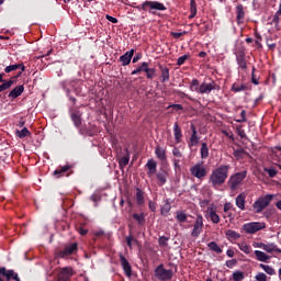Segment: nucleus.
Wrapping results in <instances>:
<instances>
[{
	"label": "nucleus",
	"mask_w": 281,
	"mask_h": 281,
	"mask_svg": "<svg viewBox=\"0 0 281 281\" xmlns=\"http://www.w3.org/2000/svg\"><path fill=\"white\" fill-rule=\"evenodd\" d=\"M256 260L259 262H269L271 260V256L265 254L260 250H255Z\"/></svg>",
	"instance_id": "obj_16"
},
{
	"label": "nucleus",
	"mask_w": 281,
	"mask_h": 281,
	"mask_svg": "<svg viewBox=\"0 0 281 281\" xmlns=\"http://www.w3.org/2000/svg\"><path fill=\"white\" fill-rule=\"evenodd\" d=\"M128 161H131V154L128 153V149H124V156L120 158L119 166L121 168H125V166H128Z\"/></svg>",
	"instance_id": "obj_15"
},
{
	"label": "nucleus",
	"mask_w": 281,
	"mask_h": 281,
	"mask_svg": "<svg viewBox=\"0 0 281 281\" xmlns=\"http://www.w3.org/2000/svg\"><path fill=\"white\" fill-rule=\"evenodd\" d=\"M157 181L159 186H164V183L167 181L166 173H157Z\"/></svg>",
	"instance_id": "obj_46"
},
{
	"label": "nucleus",
	"mask_w": 281,
	"mask_h": 281,
	"mask_svg": "<svg viewBox=\"0 0 281 281\" xmlns=\"http://www.w3.org/2000/svg\"><path fill=\"white\" fill-rule=\"evenodd\" d=\"M255 36L257 38L255 45H257V47H262V36H260L259 33H256Z\"/></svg>",
	"instance_id": "obj_50"
},
{
	"label": "nucleus",
	"mask_w": 281,
	"mask_h": 281,
	"mask_svg": "<svg viewBox=\"0 0 281 281\" xmlns=\"http://www.w3.org/2000/svg\"><path fill=\"white\" fill-rule=\"evenodd\" d=\"M267 227L265 222H249L243 225L245 234H256Z\"/></svg>",
	"instance_id": "obj_4"
},
{
	"label": "nucleus",
	"mask_w": 281,
	"mask_h": 281,
	"mask_svg": "<svg viewBox=\"0 0 281 281\" xmlns=\"http://www.w3.org/2000/svg\"><path fill=\"white\" fill-rule=\"evenodd\" d=\"M201 232H203V215H198L191 232V236H193V238H199V236H201Z\"/></svg>",
	"instance_id": "obj_8"
},
{
	"label": "nucleus",
	"mask_w": 281,
	"mask_h": 281,
	"mask_svg": "<svg viewBox=\"0 0 281 281\" xmlns=\"http://www.w3.org/2000/svg\"><path fill=\"white\" fill-rule=\"evenodd\" d=\"M150 212H155L157 210V204L153 201H149L148 203Z\"/></svg>",
	"instance_id": "obj_58"
},
{
	"label": "nucleus",
	"mask_w": 281,
	"mask_h": 281,
	"mask_svg": "<svg viewBox=\"0 0 281 281\" xmlns=\"http://www.w3.org/2000/svg\"><path fill=\"white\" fill-rule=\"evenodd\" d=\"M177 220L179 221V223H186V221H188V215H186V213L182 211H178Z\"/></svg>",
	"instance_id": "obj_38"
},
{
	"label": "nucleus",
	"mask_w": 281,
	"mask_h": 281,
	"mask_svg": "<svg viewBox=\"0 0 281 281\" xmlns=\"http://www.w3.org/2000/svg\"><path fill=\"white\" fill-rule=\"evenodd\" d=\"M259 267H260V269L266 271L268 273V276H276V269H273V267L267 266L263 263H260Z\"/></svg>",
	"instance_id": "obj_29"
},
{
	"label": "nucleus",
	"mask_w": 281,
	"mask_h": 281,
	"mask_svg": "<svg viewBox=\"0 0 281 281\" xmlns=\"http://www.w3.org/2000/svg\"><path fill=\"white\" fill-rule=\"evenodd\" d=\"M160 80L161 82H168L170 80V69L168 67L160 66Z\"/></svg>",
	"instance_id": "obj_20"
},
{
	"label": "nucleus",
	"mask_w": 281,
	"mask_h": 281,
	"mask_svg": "<svg viewBox=\"0 0 281 281\" xmlns=\"http://www.w3.org/2000/svg\"><path fill=\"white\" fill-rule=\"evenodd\" d=\"M75 251H78V244L74 243L66 246L63 250L57 252V258H67V256H71Z\"/></svg>",
	"instance_id": "obj_9"
},
{
	"label": "nucleus",
	"mask_w": 281,
	"mask_h": 281,
	"mask_svg": "<svg viewBox=\"0 0 281 281\" xmlns=\"http://www.w3.org/2000/svg\"><path fill=\"white\" fill-rule=\"evenodd\" d=\"M155 276L161 281L172 280V270H166L164 266H158L156 268Z\"/></svg>",
	"instance_id": "obj_6"
},
{
	"label": "nucleus",
	"mask_w": 281,
	"mask_h": 281,
	"mask_svg": "<svg viewBox=\"0 0 281 281\" xmlns=\"http://www.w3.org/2000/svg\"><path fill=\"white\" fill-rule=\"evenodd\" d=\"M189 58H190V55H183V56L179 57L177 60V65L179 67H181V65H183L186 63V60H189Z\"/></svg>",
	"instance_id": "obj_47"
},
{
	"label": "nucleus",
	"mask_w": 281,
	"mask_h": 281,
	"mask_svg": "<svg viewBox=\"0 0 281 281\" xmlns=\"http://www.w3.org/2000/svg\"><path fill=\"white\" fill-rule=\"evenodd\" d=\"M133 218H135V221H137V223H139V225H142V223H144V214H133Z\"/></svg>",
	"instance_id": "obj_52"
},
{
	"label": "nucleus",
	"mask_w": 281,
	"mask_h": 281,
	"mask_svg": "<svg viewBox=\"0 0 281 281\" xmlns=\"http://www.w3.org/2000/svg\"><path fill=\"white\" fill-rule=\"evenodd\" d=\"M201 159H207L210 157V148L207 147V143H202L200 148Z\"/></svg>",
	"instance_id": "obj_23"
},
{
	"label": "nucleus",
	"mask_w": 281,
	"mask_h": 281,
	"mask_svg": "<svg viewBox=\"0 0 281 281\" xmlns=\"http://www.w3.org/2000/svg\"><path fill=\"white\" fill-rule=\"evenodd\" d=\"M276 195L266 194L265 196H260L252 204V210H255L256 214H260L266 207H269L271 201H273Z\"/></svg>",
	"instance_id": "obj_2"
},
{
	"label": "nucleus",
	"mask_w": 281,
	"mask_h": 281,
	"mask_svg": "<svg viewBox=\"0 0 281 281\" xmlns=\"http://www.w3.org/2000/svg\"><path fill=\"white\" fill-rule=\"evenodd\" d=\"M161 214L162 216H166V214H168V212H170V203H166L162 207H161Z\"/></svg>",
	"instance_id": "obj_49"
},
{
	"label": "nucleus",
	"mask_w": 281,
	"mask_h": 281,
	"mask_svg": "<svg viewBox=\"0 0 281 281\" xmlns=\"http://www.w3.org/2000/svg\"><path fill=\"white\" fill-rule=\"evenodd\" d=\"M234 265H236V259L226 261V267H228V269H232L234 267Z\"/></svg>",
	"instance_id": "obj_59"
},
{
	"label": "nucleus",
	"mask_w": 281,
	"mask_h": 281,
	"mask_svg": "<svg viewBox=\"0 0 281 281\" xmlns=\"http://www.w3.org/2000/svg\"><path fill=\"white\" fill-rule=\"evenodd\" d=\"M209 248L212 251H215V254H223V249L220 248L218 244H216L215 241H211L209 243Z\"/></svg>",
	"instance_id": "obj_33"
},
{
	"label": "nucleus",
	"mask_w": 281,
	"mask_h": 281,
	"mask_svg": "<svg viewBox=\"0 0 281 281\" xmlns=\"http://www.w3.org/2000/svg\"><path fill=\"white\" fill-rule=\"evenodd\" d=\"M12 85H14V81L9 80L2 85H0V93L5 91V89H10V87H12Z\"/></svg>",
	"instance_id": "obj_41"
},
{
	"label": "nucleus",
	"mask_w": 281,
	"mask_h": 281,
	"mask_svg": "<svg viewBox=\"0 0 281 281\" xmlns=\"http://www.w3.org/2000/svg\"><path fill=\"white\" fill-rule=\"evenodd\" d=\"M255 279L257 281H267V274H265L263 272H259L256 274Z\"/></svg>",
	"instance_id": "obj_51"
},
{
	"label": "nucleus",
	"mask_w": 281,
	"mask_h": 281,
	"mask_svg": "<svg viewBox=\"0 0 281 281\" xmlns=\"http://www.w3.org/2000/svg\"><path fill=\"white\" fill-rule=\"evenodd\" d=\"M79 234H80V236H87V234H89V231H87L85 228H79Z\"/></svg>",
	"instance_id": "obj_62"
},
{
	"label": "nucleus",
	"mask_w": 281,
	"mask_h": 281,
	"mask_svg": "<svg viewBox=\"0 0 281 281\" xmlns=\"http://www.w3.org/2000/svg\"><path fill=\"white\" fill-rule=\"evenodd\" d=\"M135 49H131L130 52H126L120 57V61L122 63L123 67H126V65H131V60L133 59Z\"/></svg>",
	"instance_id": "obj_14"
},
{
	"label": "nucleus",
	"mask_w": 281,
	"mask_h": 281,
	"mask_svg": "<svg viewBox=\"0 0 281 281\" xmlns=\"http://www.w3.org/2000/svg\"><path fill=\"white\" fill-rule=\"evenodd\" d=\"M16 69H21V72L19 74V76H21V74L25 71V66L23 64H14V65L8 66L4 69V71L5 74H10L11 71H16Z\"/></svg>",
	"instance_id": "obj_17"
},
{
	"label": "nucleus",
	"mask_w": 281,
	"mask_h": 281,
	"mask_svg": "<svg viewBox=\"0 0 281 281\" xmlns=\"http://www.w3.org/2000/svg\"><path fill=\"white\" fill-rule=\"evenodd\" d=\"M226 256H228V258H234V250L228 249V250L226 251Z\"/></svg>",
	"instance_id": "obj_63"
},
{
	"label": "nucleus",
	"mask_w": 281,
	"mask_h": 281,
	"mask_svg": "<svg viewBox=\"0 0 281 281\" xmlns=\"http://www.w3.org/2000/svg\"><path fill=\"white\" fill-rule=\"evenodd\" d=\"M16 137H19L20 139H23L30 135H32V133H30L27 131V127H23L21 131H16L15 133Z\"/></svg>",
	"instance_id": "obj_30"
},
{
	"label": "nucleus",
	"mask_w": 281,
	"mask_h": 281,
	"mask_svg": "<svg viewBox=\"0 0 281 281\" xmlns=\"http://www.w3.org/2000/svg\"><path fill=\"white\" fill-rule=\"evenodd\" d=\"M145 74L147 75V78H149V79L155 78V68L147 67V71H145Z\"/></svg>",
	"instance_id": "obj_48"
},
{
	"label": "nucleus",
	"mask_w": 281,
	"mask_h": 281,
	"mask_svg": "<svg viewBox=\"0 0 281 281\" xmlns=\"http://www.w3.org/2000/svg\"><path fill=\"white\" fill-rule=\"evenodd\" d=\"M233 280L234 281H243V280H245V272H243V271H235L233 273Z\"/></svg>",
	"instance_id": "obj_35"
},
{
	"label": "nucleus",
	"mask_w": 281,
	"mask_h": 281,
	"mask_svg": "<svg viewBox=\"0 0 281 281\" xmlns=\"http://www.w3.org/2000/svg\"><path fill=\"white\" fill-rule=\"evenodd\" d=\"M186 34H188V32H171V36H173V38H181V36H186Z\"/></svg>",
	"instance_id": "obj_53"
},
{
	"label": "nucleus",
	"mask_w": 281,
	"mask_h": 281,
	"mask_svg": "<svg viewBox=\"0 0 281 281\" xmlns=\"http://www.w3.org/2000/svg\"><path fill=\"white\" fill-rule=\"evenodd\" d=\"M148 69V63L144 61L138 68L132 71V75L135 76L137 74H140V71H147Z\"/></svg>",
	"instance_id": "obj_31"
},
{
	"label": "nucleus",
	"mask_w": 281,
	"mask_h": 281,
	"mask_svg": "<svg viewBox=\"0 0 281 281\" xmlns=\"http://www.w3.org/2000/svg\"><path fill=\"white\" fill-rule=\"evenodd\" d=\"M173 133H175V139L177 144L181 143L182 134H181V127H179L178 123H175Z\"/></svg>",
	"instance_id": "obj_27"
},
{
	"label": "nucleus",
	"mask_w": 281,
	"mask_h": 281,
	"mask_svg": "<svg viewBox=\"0 0 281 281\" xmlns=\"http://www.w3.org/2000/svg\"><path fill=\"white\" fill-rule=\"evenodd\" d=\"M167 109H173V111H183L182 104H171Z\"/></svg>",
	"instance_id": "obj_54"
},
{
	"label": "nucleus",
	"mask_w": 281,
	"mask_h": 281,
	"mask_svg": "<svg viewBox=\"0 0 281 281\" xmlns=\"http://www.w3.org/2000/svg\"><path fill=\"white\" fill-rule=\"evenodd\" d=\"M246 177H247V171L237 172L231 176L228 180V186L231 190H238V186H240L243 181H245Z\"/></svg>",
	"instance_id": "obj_5"
},
{
	"label": "nucleus",
	"mask_w": 281,
	"mask_h": 281,
	"mask_svg": "<svg viewBox=\"0 0 281 281\" xmlns=\"http://www.w3.org/2000/svg\"><path fill=\"white\" fill-rule=\"evenodd\" d=\"M245 199H247V194L245 193L237 195L235 203L239 210H245Z\"/></svg>",
	"instance_id": "obj_21"
},
{
	"label": "nucleus",
	"mask_w": 281,
	"mask_h": 281,
	"mask_svg": "<svg viewBox=\"0 0 281 281\" xmlns=\"http://www.w3.org/2000/svg\"><path fill=\"white\" fill-rule=\"evenodd\" d=\"M236 14L237 22L243 23V20L245 19V7H243V4L236 7Z\"/></svg>",
	"instance_id": "obj_22"
},
{
	"label": "nucleus",
	"mask_w": 281,
	"mask_h": 281,
	"mask_svg": "<svg viewBox=\"0 0 281 281\" xmlns=\"http://www.w3.org/2000/svg\"><path fill=\"white\" fill-rule=\"evenodd\" d=\"M70 169H71V166L66 165L56 169L53 175L54 177H56V179H60V177H63L65 172H67Z\"/></svg>",
	"instance_id": "obj_19"
},
{
	"label": "nucleus",
	"mask_w": 281,
	"mask_h": 281,
	"mask_svg": "<svg viewBox=\"0 0 281 281\" xmlns=\"http://www.w3.org/2000/svg\"><path fill=\"white\" fill-rule=\"evenodd\" d=\"M265 243H254L252 247H255L256 249H265Z\"/></svg>",
	"instance_id": "obj_57"
},
{
	"label": "nucleus",
	"mask_w": 281,
	"mask_h": 281,
	"mask_svg": "<svg viewBox=\"0 0 281 281\" xmlns=\"http://www.w3.org/2000/svg\"><path fill=\"white\" fill-rule=\"evenodd\" d=\"M74 276V270L69 267L63 268L59 273L57 281H67Z\"/></svg>",
	"instance_id": "obj_12"
},
{
	"label": "nucleus",
	"mask_w": 281,
	"mask_h": 281,
	"mask_svg": "<svg viewBox=\"0 0 281 281\" xmlns=\"http://www.w3.org/2000/svg\"><path fill=\"white\" fill-rule=\"evenodd\" d=\"M168 240H170V238H168L166 236H161V237H159L158 243H159L160 247H167Z\"/></svg>",
	"instance_id": "obj_45"
},
{
	"label": "nucleus",
	"mask_w": 281,
	"mask_h": 281,
	"mask_svg": "<svg viewBox=\"0 0 281 281\" xmlns=\"http://www.w3.org/2000/svg\"><path fill=\"white\" fill-rule=\"evenodd\" d=\"M148 175H155L157 172V162L153 159L147 161Z\"/></svg>",
	"instance_id": "obj_25"
},
{
	"label": "nucleus",
	"mask_w": 281,
	"mask_h": 281,
	"mask_svg": "<svg viewBox=\"0 0 281 281\" xmlns=\"http://www.w3.org/2000/svg\"><path fill=\"white\" fill-rule=\"evenodd\" d=\"M172 155H173L175 157H178V159H181V157H183V155L181 154V150H179V148H177V147H175V148L172 149Z\"/></svg>",
	"instance_id": "obj_55"
},
{
	"label": "nucleus",
	"mask_w": 281,
	"mask_h": 281,
	"mask_svg": "<svg viewBox=\"0 0 281 281\" xmlns=\"http://www.w3.org/2000/svg\"><path fill=\"white\" fill-rule=\"evenodd\" d=\"M136 201L138 205H144V192H142L139 189H137L136 192Z\"/></svg>",
	"instance_id": "obj_37"
},
{
	"label": "nucleus",
	"mask_w": 281,
	"mask_h": 281,
	"mask_svg": "<svg viewBox=\"0 0 281 281\" xmlns=\"http://www.w3.org/2000/svg\"><path fill=\"white\" fill-rule=\"evenodd\" d=\"M196 16V2L194 0H191V14L189 15V19H194Z\"/></svg>",
	"instance_id": "obj_39"
},
{
	"label": "nucleus",
	"mask_w": 281,
	"mask_h": 281,
	"mask_svg": "<svg viewBox=\"0 0 281 281\" xmlns=\"http://www.w3.org/2000/svg\"><path fill=\"white\" fill-rule=\"evenodd\" d=\"M156 157L160 159V161H166V149L162 148L161 146H157L155 149Z\"/></svg>",
	"instance_id": "obj_26"
},
{
	"label": "nucleus",
	"mask_w": 281,
	"mask_h": 281,
	"mask_svg": "<svg viewBox=\"0 0 281 281\" xmlns=\"http://www.w3.org/2000/svg\"><path fill=\"white\" fill-rule=\"evenodd\" d=\"M233 91H235L236 93H238V91H245V86H233Z\"/></svg>",
	"instance_id": "obj_56"
},
{
	"label": "nucleus",
	"mask_w": 281,
	"mask_h": 281,
	"mask_svg": "<svg viewBox=\"0 0 281 281\" xmlns=\"http://www.w3.org/2000/svg\"><path fill=\"white\" fill-rule=\"evenodd\" d=\"M263 251H267V254H273V251L281 254V249L273 243L265 244Z\"/></svg>",
	"instance_id": "obj_18"
},
{
	"label": "nucleus",
	"mask_w": 281,
	"mask_h": 281,
	"mask_svg": "<svg viewBox=\"0 0 281 281\" xmlns=\"http://www.w3.org/2000/svg\"><path fill=\"white\" fill-rule=\"evenodd\" d=\"M105 19L106 21H110V23H117V19L116 18H113L109 14L105 15Z\"/></svg>",
	"instance_id": "obj_60"
},
{
	"label": "nucleus",
	"mask_w": 281,
	"mask_h": 281,
	"mask_svg": "<svg viewBox=\"0 0 281 281\" xmlns=\"http://www.w3.org/2000/svg\"><path fill=\"white\" fill-rule=\"evenodd\" d=\"M120 261H121V266H122V269H123L125 276H127V278H131V276H133V270L131 268V263L122 254H120Z\"/></svg>",
	"instance_id": "obj_10"
},
{
	"label": "nucleus",
	"mask_w": 281,
	"mask_h": 281,
	"mask_svg": "<svg viewBox=\"0 0 281 281\" xmlns=\"http://www.w3.org/2000/svg\"><path fill=\"white\" fill-rule=\"evenodd\" d=\"M276 207H278L281 211V199L276 203Z\"/></svg>",
	"instance_id": "obj_64"
},
{
	"label": "nucleus",
	"mask_w": 281,
	"mask_h": 281,
	"mask_svg": "<svg viewBox=\"0 0 281 281\" xmlns=\"http://www.w3.org/2000/svg\"><path fill=\"white\" fill-rule=\"evenodd\" d=\"M146 8H149V10H159L164 11L166 10V7L161 2H155V1H145L143 3V10H146Z\"/></svg>",
	"instance_id": "obj_11"
},
{
	"label": "nucleus",
	"mask_w": 281,
	"mask_h": 281,
	"mask_svg": "<svg viewBox=\"0 0 281 281\" xmlns=\"http://www.w3.org/2000/svg\"><path fill=\"white\" fill-rule=\"evenodd\" d=\"M238 247L240 249V251H243L244 254H251V246L247 245L246 243H240L238 244Z\"/></svg>",
	"instance_id": "obj_32"
},
{
	"label": "nucleus",
	"mask_w": 281,
	"mask_h": 281,
	"mask_svg": "<svg viewBox=\"0 0 281 281\" xmlns=\"http://www.w3.org/2000/svg\"><path fill=\"white\" fill-rule=\"evenodd\" d=\"M228 176L229 165H221L212 171L210 176V182L212 183L213 188H218V186H223V183L227 181Z\"/></svg>",
	"instance_id": "obj_1"
},
{
	"label": "nucleus",
	"mask_w": 281,
	"mask_h": 281,
	"mask_svg": "<svg viewBox=\"0 0 281 281\" xmlns=\"http://www.w3.org/2000/svg\"><path fill=\"white\" fill-rule=\"evenodd\" d=\"M265 172H267L269 175V177L273 178L276 177V175H278V170H276V168L273 167H269V168H265L263 169Z\"/></svg>",
	"instance_id": "obj_43"
},
{
	"label": "nucleus",
	"mask_w": 281,
	"mask_h": 281,
	"mask_svg": "<svg viewBox=\"0 0 281 281\" xmlns=\"http://www.w3.org/2000/svg\"><path fill=\"white\" fill-rule=\"evenodd\" d=\"M71 120H72L75 126H80V124H82L80 115H78V114H72Z\"/></svg>",
	"instance_id": "obj_44"
},
{
	"label": "nucleus",
	"mask_w": 281,
	"mask_h": 281,
	"mask_svg": "<svg viewBox=\"0 0 281 281\" xmlns=\"http://www.w3.org/2000/svg\"><path fill=\"white\" fill-rule=\"evenodd\" d=\"M199 89H201V86H199V79H193L190 85V91L199 93Z\"/></svg>",
	"instance_id": "obj_36"
},
{
	"label": "nucleus",
	"mask_w": 281,
	"mask_h": 281,
	"mask_svg": "<svg viewBox=\"0 0 281 281\" xmlns=\"http://www.w3.org/2000/svg\"><path fill=\"white\" fill-rule=\"evenodd\" d=\"M218 89V86H216V83L214 81H212L211 83H205L203 82L201 86H200V89H199V93L203 94V93H212V91Z\"/></svg>",
	"instance_id": "obj_13"
},
{
	"label": "nucleus",
	"mask_w": 281,
	"mask_h": 281,
	"mask_svg": "<svg viewBox=\"0 0 281 281\" xmlns=\"http://www.w3.org/2000/svg\"><path fill=\"white\" fill-rule=\"evenodd\" d=\"M24 87L23 86H18L15 87L10 93H9V98H12L13 100L15 98H19V95H21V93H23L24 91Z\"/></svg>",
	"instance_id": "obj_24"
},
{
	"label": "nucleus",
	"mask_w": 281,
	"mask_h": 281,
	"mask_svg": "<svg viewBox=\"0 0 281 281\" xmlns=\"http://www.w3.org/2000/svg\"><path fill=\"white\" fill-rule=\"evenodd\" d=\"M226 236H227V238H233V240H238V238H240V235L236 231H233V229L226 231Z\"/></svg>",
	"instance_id": "obj_34"
},
{
	"label": "nucleus",
	"mask_w": 281,
	"mask_h": 281,
	"mask_svg": "<svg viewBox=\"0 0 281 281\" xmlns=\"http://www.w3.org/2000/svg\"><path fill=\"white\" fill-rule=\"evenodd\" d=\"M237 64L241 69H247V61L245 60V56H238Z\"/></svg>",
	"instance_id": "obj_40"
},
{
	"label": "nucleus",
	"mask_w": 281,
	"mask_h": 281,
	"mask_svg": "<svg viewBox=\"0 0 281 281\" xmlns=\"http://www.w3.org/2000/svg\"><path fill=\"white\" fill-rule=\"evenodd\" d=\"M199 144V136H196V128L192 125V135L190 138V146H196Z\"/></svg>",
	"instance_id": "obj_28"
},
{
	"label": "nucleus",
	"mask_w": 281,
	"mask_h": 281,
	"mask_svg": "<svg viewBox=\"0 0 281 281\" xmlns=\"http://www.w3.org/2000/svg\"><path fill=\"white\" fill-rule=\"evenodd\" d=\"M126 243L130 249H133V245H137V239H135L133 236L126 237Z\"/></svg>",
	"instance_id": "obj_42"
},
{
	"label": "nucleus",
	"mask_w": 281,
	"mask_h": 281,
	"mask_svg": "<svg viewBox=\"0 0 281 281\" xmlns=\"http://www.w3.org/2000/svg\"><path fill=\"white\" fill-rule=\"evenodd\" d=\"M206 218H210L211 223H214V225H218L221 223V216H218V213H216V205L212 204L206 209Z\"/></svg>",
	"instance_id": "obj_7"
},
{
	"label": "nucleus",
	"mask_w": 281,
	"mask_h": 281,
	"mask_svg": "<svg viewBox=\"0 0 281 281\" xmlns=\"http://www.w3.org/2000/svg\"><path fill=\"white\" fill-rule=\"evenodd\" d=\"M232 207H234V206L232 205V203H231V202H226V203L224 204V212H229V210H232Z\"/></svg>",
	"instance_id": "obj_61"
},
{
	"label": "nucleus",
	"mask_w": 281,
	"mask_h": 281,
	"mask_svg": "<svg viewBox=\"0 0 281 281\" xmlns=\"http://www.w3.org/2000/svg\"><path fill=\"white\" fill-rule=\"evenodd\" d=\"M190 172L192 177H195V179L202 181V179L207 177V166H205L203 162H198L190 168Z\"/></svg>",
	"instance_id": "obj_3"
}]
</instances>
